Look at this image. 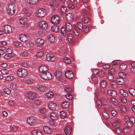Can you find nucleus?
Segmentation results:
<instances>
[{
  "instance_id": "f257e3e1",
  "label": "nucleus",
  "mask_w": 135,
  "mask_h": 135,
  "mask_svg": "<svg viewBox=\"0 0 135 135\" xmlns=\"http://www.w3.org/2000/svg\"><path fill=\"white\" fill-rule=\"evenodd\" d=\"M48 69L47 66L45 65H42L39 68V71L42 72L40 74L41 78L46 80H50L52 78L51 73L47 71Z\"/></svg>"
},
{
  "instance_id": "f03ea898",
  "label": "nucleus",
  "mask_w": 135,
  "mask_h": 135,
  "mask_svg": "<svg viewBox=\"0 0 135 135\" xmlns=\"http://www.w3.org/2000/svg\"><path fill=\"white\" fill-rule=\"evenodd\" d=\"M17 74L19 76L24 78L27 76L28 71L25 69L23 68L17 70Z\"/></svg>"
},
{
  "instance_id": "7ed1b4c3",
  "label": "nucleus",
  "mask_w": 135,
  "mask_h": 135,
  "mask_svg": "<svg viewBox=\"0 0 135 135\" xmlns=\"http://www.w3.org/2000/svg\"><path fill=\"white\" fill-rule=\"evenodd\" d=\"M14 4H9L7 8V12L10 15H13L15 12L16 8Z\"/></svg>"
},
{
  "instance_id": "20e7f679",
  "label": "nucleus",
  "mask_w": 135,
  "mask_h": 135,
  "mask_svg": "<svg viewBox=\"0 0 135 135\" xmlns=\"http://www.w3.org/2000/svg\"><path fill=\"white\" fill-rule=\"evenodd\" d=\"M46 11L44 8H41L38 10L36 12L37 16L41 17H44L46 14Z\"/></svg>"
},
{
  "instance_id": "39448f33",
  "label": "nucleus",
  "mask_w": 135,
  "mask_h": 135,
  "mask_svg": "<svg viewBox=\"0 0 135 135\" xmlns=\"http://www.w3.org/2000/svg\"><path fill=\"white\" fill-rule=\"evenodd\" d=\"M38 26L42 29L45 30L47 28L48 25L46 22L42 21L38 22Z\"/></svg>"
},
{
  "instance_id": "423d86ee",
  "label": "nucleus",
  "mask_w": 135,
  "mask_h": 135,
  "mask_svg": "<svg viewBox=\"0 0 135 135\" xmlns=\"http://www.w3.org/2000/svg\"><path fill=\"white\" fill-rule=\"evenodd\" d=\"M27 122L29 125L32 126L36 124V119L33 117H30L27 119Z\"/></svg>"
},
{
  "instance_id": "0eeeda50",
  "label": "nucleus",
  "mask_w": 135,
  "mask_h": 135,
  "mask_svg": "<svg viewBox=\"0 0 135 135\" xmlns=\"http://www.w3.org/2000/svg\"><path fill=\"white\" fill-rule=\"evenodd\" d=\"M20 40L22 42H26L29 40V37L28 35L23 33L20 34L19 36Z\"/></svg>"
},
{
  "instance_id": "6e6552de",
  "label": "nucleus",
  "mask_w": 135,
  "mask_h": 135,
  "mask_svg": "<svg viewBox=\"0 0 135 135\" xmlns=\"http://www.w3.org/2000/svg\"><path fill=\"white\" fill-rule=\"evenodd\" d=\"M26 96L28 99L33 100L36 97V94L34 92L30 91L27 93Z\"/></svg>"
},
{
  "instance_id": "1a4fd4ad",
  "label": "nucleus",
  "mask_w": 135,
  "mask_h": 135,
  "mask_svg": "<svg viewBox=\"0 0 135 135\" xmlns=\"http://www.w3.org/2000/svg\"><path fill=\"white\" fill-rule=\"evenodd\" d=\"M51 21L52 24L57 25L59 23L60 21V18L57 15H55L51 17Z\"/></svg>"
},
{
  "instance_id": "9d476101",
  "label": "nucleus",
  "mask_w": 135,
  "mask_h": 135,
  "mask_svg": "<svg viewBox=\"0 0 135 135\" xmlns=\"http://www.w3.org/2000/svg\"><path fill=\"white\" fill-rule=\"evenodd\" d=\"M3 30L6 33H11L12 31L11 27L9 25H6L4 26L3 28Z\"/></svg>"
},
{
  "instance_id": "9b49d317",
  "label": "nucleus",
  "mask_w": 135,
  "mask_h": 135,
  "mask_svg": "<svg viewBox=\"0 0 135 135\" xmlns=\"http://www.w3.org/2000/svg\"><path fill=\"white\" fill-rule=\"evenodd\" d=\"M46 59L48 61H54L55 60V58L54 54H47L46 56Z\"/></svg>"
},
{
  "instance_id": "f8f14e48",
  "label": "nucleus",
  "mask_w": 135,
  "mask_h": 135,
  "mask_svg": "<svg viewBox=\"0 0 135 135\" xmlns=\"http://www.w3.org/2000/svg\"><path fill=\"white\" fill-rule=\"evenodd\" d=\"M65 75L67 78L69 79H71L74 76L73 73L70 70H67L65 73Z\"/></svg>"
},
{
  "instance_id": "ddd939ff",
  "label": "nucleus",
  "mask_w": 135,
  "mask_h": 135,
  "mask_svg": "<svg viewBox=\"0 0 135 135\" xmlns=\"http://www.w3.org/2000/svg\"><path fill=\"white\" fill-rule=\"evenodd\" d=\"M66 18L68 22H70L73 21L74 18V16L73 13H68L66 15Z\"/></svg>"
},
{
  "instance_id": "4468645a",
  "label": "nucleus",
  "mask_w": 135,
  "mask_h": 135,
  "mask_svg": "<svg viewBox=\"0 0 135 135\" xmlns=\"http://www.w3.org/2000/svg\"><path fill=\"white\" fill-rule=\"evenodd\" d=\"M49 108L51 110H55L57 107L56 104L54 102H49L48 104Z\"/></svg>"
},
{
  "instance_id": "2eb2a0df",
  "label": "nucleus",
  "mask_w": 135,
  "mask_h": 135,
  "mask_svg": "<svg viewBox=\"0 0 135 135\" xmlns=\"http://www.w3.org/2000/svg\"><path fill=\"white\" fill-rule=\"evenodd\" d=\"M36 42L38 46H42L44 42V40L41 38H38L36 41Z\"/></svg>"
},
{
  "instance_id": "dca6fc26",
  "label": "nucleus",
  "mask_w": 135,
  "mask_h": 135,
  "mask_svg": "<svg viewBox=\"0 0 135 135\" xmlns=\"http://www.w3.org/2000/svg\"><path fill=\"white\" fill-rule=\"evenodd\" d=\"M107 92L109 95L112 97H115L117 95L116 92L112 90L109 89L108 90Z\"/></svg>"
},
{
  "instance_id": "f3484780",
  "label": "nucleus",
  "mask_w": 135,
  "mask_h": 135,
  "mask_svg": "<svg viewBox=\"0 0 135 135\" xmlns=\"http://www.w3.org/2000/svg\"><path fill=\"white\" fill-rule=\"evenodd\" d=\"M71 127L70 126H68L66 127L65 129V132L67 135H69L71 132Z\"/></svg>"
},
{
  "instance_id": "a211bd4d",
  "label": "nucleus",
  "mask_w": 135,
  "mask_h": 135,
  "mask_svg": "<svg viewBox=\"0 0 135 135\" xmlns=\"http://www.w3.org/2000/svg\"><path fill=\"white\" fill-rule=\"evenodd\" d=\"M40 0H27V3L31 5L39 3Z\"/></svg>"
},
{
  "instance_id": "6ab92c4d",
  "label": "nucleus",
  "mask_w": 135,
  "mask_h": 135,
  "mask_svg": "<svg viewBox=\"0 0 135 135\" xmlns=\"http://www.w3.org/2000/svg\"><path fill=\"white\" fill-rule=\"evenodd\" d=\"M120 122V120L119 119H115L112 123V125L114 127H116L117 126H119V124Z\"/></svg>"
},
{
  "instance_id": "aec40b11",
  "label": "nucleus",
  "mask_w": 135,
  "mask_h": 135,
  "mask_svg": "<svg viewBox=\"0 0 135 135\" xmlns=\"http://www.w3.org/2000/svg\"><path fill=\"white\" fill-rule=\"evenodd\" d=\"M116 81L118 84L120 85L124 84L125 82L123 78L120 77H118L117 78Z\"/></svg>"
},
{
  "instance_id": "412c9836",
  "label": "nucleus",
  "mask_w": 135,
  "mask_h": 135,
  "mask_svg": "<svg viewBox=\"0 0 135 135\" xmlns=\"http://www.w3.org/2000/svg\"><path fill=\"white\" fill-rule=\"evenodd\" d=\"M43 130L44 132L47 134H50L52 130L51 128L47 126H45L43 127Z\"/></svg>"
},
{
  "instance_id": "4be33fe9",
  "label": "nucleus",
  "mask_w": 135,
  "mask_h": 135,
  "mask_svg": "<svg viewBox=\"0 0 135 135\" xmlns=\"http://www.w3.org/2000/svg\"><path fill=\"white\" fill-rule=\"evenodd\" d=\"M110 86L113 89H115L117 87L118 85L117 82L113 80L110 82Z\"/></svg>"
},
{
  "instance_id": "5701e85b",
  "label": "nucleus",
  "mask_w": 135,
  "mask_h": 135,
  "mask_svg": "<svg viewBox=\"0 0 135 135\" xmlns=\"http://www.w3.org/2000/svg\"><path fill=\"white\" fill-rule=\"evenodd\" d=\"M119 93L120 94L123 96V97H127L128 95L127 92L123 89H121L120 90Z\"/></svg>"
},
{
  "instance_id": "b1692460",
  "label": "nucleus",
  "mask_w": 135,
  "mask_h": 135,
  "mask_svg": "<svg viewBox=\"0 0 135 135\" xmlns=\"http://www.w3.org/2000/svg\"><path fill=\"white\" fill-rule=\"evenodd\" d=\"M31 133L32 135H42L41 132L37 129L32 131Z\"/></svg>"
},
{
  "instance_id": "393cba45",
  "label": "nucleus",
  "mask_w": 135,
  "mask_h": 135,
  "mask_svg": "<svg viewBox=\"0 0 135 135\" xmlns=\"http://www.w3.org/2000/svg\"><path fill=\"white\" fill-rule=\"evenodd\" d=\"M66 29L67 31L70 32L72 29L71 24L69 23H66L65 25Z\"/></svg>"
},
{
  "instance_id": "a878e982",
  "label": "nucleus",
  "mask_w": 135,
  "mask_h": 135,
  "mask_svg": "<svg viewBox=\"0 0 135 135\" xmlns=\"http://www.w3.org/2000/svg\"><path fill=\"white\" fill-rule=\"evenodd\" d=\"M48 39L50 41L53 42L55 41V38L54 35L52 34H50L48 36Z\"/></svg>"
},
{
  "instance_id": "bb28decb",
  "label": "nucleus",
  "mask_w": 135,
  "mask_h": 135,
  "mask_svg": "<svg viewBox=\"0 0 135 135\" xmlns=\"http://www.w3.org/2000/svg\"><path fill=\"white\" fill-rule=\"evenodd\" d=\"M61 106L62 108H67L69 107V103L68 102L64 101L62 103Z\"/></svg>"
},
{
  "instance_id": "cd10ccee",
  "label": "nucleus",
  "mask_w": 135,
  "mask_h": 135,
  "mask_svg": "<svg viewBox=\"0 0 135 135\" xmlns=\"http://www.w3.org/2000/svg\"><path fill=\"white\" fill-rule=\"evenodd\" d=\"M50 118L53 120H56L57 118V115L54 112H52L50 115Z\"/></svg>"
},
{
  "instance_id": "c85d7f7f",
  "label": "nucleus",
  "mask_w": 135,
  "mask_h": 135,
  "mask_svg": "<svg viewBox=\"0 0 135 135\" xmlns=\"http://www.w3.org/2000/svg\"><path fill=\"white\" fill-rule=\"evenodd\" d=\"M128 92L131 96H135V90L133 88H130L129 89Z\"/></svg>"
},
{
  "instance_id": "c756f323",
  "label": "nucleus",
  "mask_w": 135,
  "mask_h": 135,
  "mask_svg": "<svg viewBox=\"0 0 135 135\" xmlns=\"http://www.w3.org/2000/svg\"><path fill=\"white\" fill-rule=\"evenodd\" d=\"M107 85V82L104 80H103L100 83V86L102 88L105 87Z\"/></svg>"
},
{
  "instance_id": "7c9ffc66",
  "label": "nucleus",
  "mask_w": 135,
  "mask_h": 135,
  "mask_svg": "<svg viewBox=\"0 0 135 135\" xmlns=\"http://www.w3.org/2000/svg\"><path fill=\"white\" fill-rule=\"evenodd\" d=\"M67 38L69 41H70L72 42L74 41L75 39L74 37H73V35L71 33H69L68 34L67 36Z\"/></svg>"
},
{
  "instance_id": "2f4dec72",
  "label": "nucleus",
  "mask_w": 135,
  "mask_h": 135,
  "mask_svg": "<svg viewBox=\"0 0 135 135\" xmlns=\"http://www.w3.org/2000/svg\"><path fill=\"white\" fill-rule=\"evenodd\" d=\"M119 68L121 70L124 71L127 68V66L125 63H122L120 66Z\"/></svg>"
},
{
  "instance_id": "473e14b6",
  "label": "nucleus",
  "mask_w": 135,
  "mask_h": 135,
  "mask_svg": "<svg viewBox=\"0 0 135 135\" xmlns=\"http://www.w3.org/2000/svg\"><path fill=\"white\" fill-rule=\"evenodd\" d=\"M45 95L48 98H52L53 97L54 93L52 91H49L46 93Z\"/></svg>"
},
{
  "instance_id": "72a5a7b5",
  "label": "nucleus",
  "mask_w": 135,
  "mask_h": 135,
  "mask_svg": "<svg viewBox=\"0 0 135 135\" xmlns=\"http://www.w3.org/2000/svg\"><path fill=\"white\" fill-rule=\"evenodd\" d=\"M27 19L25 17H22L20 20V23L22 24H23L27 22Z\"/></svg>"
},
{
  "instance_id": "f704fd0d",
  "label": "nucleus",
  "mask_w": 135,
  "mask_h": 135,
  "mask_svg": "<svg viewBox=\"0 0 135 135\" xmlns=\"http://www.w3.org/2000/svg\"><path fill=\"white\" fill-rule=\"evenodd\" d=\"M90 21V18L87 17H83L82 20V22L85 23H88Z\"/></svg>"
},
{
  "instance_id": "c9c22d12",
  "label": "nucleus",
  "mask_w": 135,
  "mask_h": 135,
  "mask_svg": "<svg viewBox=\"0 0 135 135\" xmlns=\"http://www.w3.org/2000/svg\"><path fill=\"white\" fill-rule=\"evenodd\" d=\"M52 30L55 32L59 31V28L57 26H53L51 28Z\"/></svg>"
},
{
  "instance_id": "e433bc0d",
  "label": "nucleus",
  "mask_w": 135,
  "mask_h": 135,
  "mask_svg": "<svg viewBox=\"0 0 135 135\" xmlns=\"http://www.w3.org/2000/svg\"><path fill=\"white\" fill-rule=\"evenodd\" d=\"M6 48L4 46H0V55H3L4 54Z\"/></svg>"
},
{
  "instance_id": "4c0bfd02",
  "label": "nucleus",
  "mask_w": 135,
  "mask_h": 135,
  "mask_svg": "<svg viewBox=\"0 0 135 135\" xmlns=\"http://www.w3.org/2000/svg\"><path fill=\"white\" fill-rule=\"evenodd\" d=\"M110 100L113 104L115 105H117L118 104V103L117 100V99H115L114 98H111Z\"/></svg>"
},
{
  "instance_id": "58836bf2",
  "label": "nucleus",
  "mask_w": 135,
  "mask_h": 135,
  "mask_svg": "<svg viewBox=\"0 0 135 135\" xmlns=\"http://www.w3.org/2000/svg\"><path fill=\"white\" fill-rule=\"evenodd\" d=\"M101 105H105L108 104V102L106 99L104 98H103L101 99Z\"/></svg>"
},
{
  "instance_id": "ea45409f",
  "label": "nucleus",
  "mask_w": 135,
  "mask_h": 135,
  "mask_svg": "<svg viewBox=\"0 0 135 135\" xmlns=\"http://www.w3.org/2000/svg\"><path fill=\"white\" fill-rule=\"evenodd\" d=\"M1 72L3 75H6L9 74V71L7 69H3L1 70Z\"/></svg>"
},
{
  "instance_id": "a19ab883",
  "label": "nucleus",
  "mask_w": 135,
  "mask_h": 135,
  "mask_svg": "<svg viewBox=\"0 0 135 135\" xmlns=\"http://www.w3.org/2000/svg\"><path fill=\"white\" fill-rule=\"evenodd\" d=\"M10 88L12 90H15L17 89V85L15 83H11L10 84Z\"/></svg>"
},
{
  "instance_id": "79ce46f5",
  "label": "nucleus",
  "mask_w": 135,
  "mask_h": 135,
  "mask_svg": "<svg viewBox=\"0 0 135 135\" xmlns=\"http://www.w3.org/2000/svg\"><path fill=\"white\" fill-rule=\"evenodd\" d=\"M37 88L41 91H44L46 89V87L42 85H38L37 86Z\"/></svg>"
},
{
  "instance_id": "37998d69",
  "label": "nucleus",
  "mask_w": 135,
  "mask_h": 135,
  "mask_svg": "<svg viewBox=\"0 0 135 135\" xmlns=\"http://www.w3.org/2000/svg\"><path fill=\"white\" fill-rule=\"evenodd\" d=\"M77 25L79 29L80 30H82L83 29V26L81 23L80 22H78Z\"/></svg>"
},
{
  "instance_id": "c03bdc74",
  "label": "nucleus",
  "mask_w": 135,
  "mask_h": 135,
  "mask_svg": "<svg viewBox=\"0 0 135 135\" xmlns=\"http://www.w3.org/2000/svg\"><path fill=\"white\" fill-rule=\"evenodd\" d=\"M55 75L58 78H60L62 76V73L60 71H56L55 72Z\"/></svg>"
},
{
  "instance_id": "a18cd8bd",
  "label": "nucleus",
  "mask_w": 135,
  "mask_h": 135,
  "mask_svg": "<svg viewBox=\"0 0 135 135\" xmlns=\"http://www.w3.org/2000/svg\"><path fill=\"white\" fill-rule=\"evenodd\" d=\"M125 125L128 127H131L132 126V123L128 119L126 121Z\"/></svg>"
},
{
  "instance_id": "49530a36",
  "label": "nucleus",
  "mask_w": 135,
  "mask_h": 135,
  "mask_svg": "<svg viewBox=\"0 0 135 135\" xmlns=\"http://www.w3.org/2000/svg\"><path fill=\"white\" fill-rule=\"evenodd\" d=\"M50 4L51 6L56 7L57 6L58 2L57 1H53L50 2Z\"/></svg>"
},
{
  "instance_id": "de8ad7c7",
  "label": "nucleus",
  "mask_w": 135,
  "mask_h": 135,
  "mask_svg": "<svg viewBox=\"0 0 135 135\" xmlns=\"http://www.w3.org/2000/svg\"><path fill=\"white\" fill-rule=\"evenodd\" d=\"M91 79L93 82L94 84L97 83L98 81L97 78L94 75H93L92 76Z\"/></svg>"
},
{
  "instance_id": "09e8293b",
  "label": "nucleus",
  "mask_w": 135,
  "mask_h": 135,
  "mask_svg": "<svg viewBox=\"0 0 135 135\" xmlns=\"http://www.w3.org/2000/svg\"><path fill=\"white\" fill-rule=\"evenodd\" d=\"M105 75V73L104 71L102 70L99 71L98 75L99 77H103Z\"/></svg>"
},
{
  "instance_id": "8fccbe9b",
  "label": "nucleus",
  "mask_w": 135,
  "mask_h": 135,
  "mask_svg": "<svg viewBox=\"0 0 135 135\" xmlns=\"http://www.w3.org/2000/svg\"><path fill=\"white\" fill-rule=\"evenodd\" d=\"M60 115L61 118H64L66 116V113L64 111H61L60 113Z\"/></svg>"
},
{
  "instance_id": "3c124183",
  "label": "nucleus",
  "mask_w": 135,
  "mask_h": 135,
  "mask_svg": "<svg viewBox=\"0 0 135 135\" xmlns=\"http://www.w3.org/2000/svg\"><path fill=\"white\" fill-rule=\"evenodd\" d=\"M115 132L117 133L120 134L122 133V131L119 127H118L116 128L115 129Z\"/></svg>"
},
{
  "instance_id": "603ef678",
  "label": "nucleus",
  "mask_w": 135,
  "mask_h": 135,
  "mask_svg": "<svg viewBox=\"0 0 135 135\" xmlns=\"http://www.w3.org/2000/svg\"><path fill=\"white\" fill-rule=\"evenodd\" d=\"M107 78L108 80L111 81L114 79V76L111 74H108L107 75Z\"/></svg>"
},
{
  "instance_id": "864d4df0",
  "label": "nucleus",
  "mask_w": 135,
  "mask_h": 135,
  "mask_svg": "<svg viewBox=\"0 0 135 135\" xmlns=\"http://www.w3.org/2000/svg\"><path fill=\"white\" fill-rule=\"evenodd\" d=\"M13 77L12 76H7L6 77L5 80L8 81H11L13 80Z\"/></svg>"
},
{
  "instance_id": "5fc2aeb1",
  "label": "nucleus",
  "mask_w": 135,
  "mask_h": 135,
  "mask_svg": "<svg viewBox=\"0 0 135 135\" xmlns=\"http://www.w3.org/2000/svg\"><path fill=\"white\" fill-rule=\"evenodd\" d=\"M103 116L105 119H107L109 117L108 114L105 112H104L103 113Z\"/></svg>"
},
{
  "instance_id": "6e6d98bb",
  "label": "nucleus",
  "mask_w": 135,
  "mask_h": 135,
  "mask_svg": "<svg viewBox=\"0 0 135 135\" xmlns=\"http://www.w3.org/2000/svg\"><path fill=\"white\" fill-rule=\"evenodd\" d=\"M4 92L6 94H8L11 93L10 90L7 88H4L3 89Z\"/></svg>"
},
{
  "instance_id": "4d7b16f0",
  "label": "nucleus",
  "mask_w": 135,
  "mask_h": 135,
  "mask_svg": "<svg viewBox=\"0 0 135 135\" xmlns=\"http://www.w3.org/2000/svg\"><path fill=\"white\" fill-rule=\"evenodd\" d=\"M64 60L66 64H69L71 63L70 60L69 58L65 57L64 58Z\"/></svg>"
},
{
  "instance_id": "13d9d810",
  "label": "nucleus",
  "mask_w": 135,
  "mask_h": 135,
  "mask_svg": "<svg viewBox=\"0 0 135 135\" xmlns=\"http://www.w3.org/2000/svg\"><path fill=\"white\" fill-rule=\"evenodd\" d=\"M89 13V12L86 10L83 9L82 10L81 14L83 16L87 15Z\"/></svg>"
},
{
  "instance_id": "bf43d9fd",
  "label": "nucleus",
  "mask_w": 135,
  "mask_h": 135,
  "mask_svg": "<svg viewBox=\"0 0 135 135\" xmlns=\"http://www.w3.org/2000/svg\"><path fill=\"white\" fill-rule=\"evenodd\" d=\"M120 110L123 112H125L127 111V109L126 107L124 105H121L120 107Z\"/></svg>"
},
{
  "instance_id": "052dcab7",
  "label": "nucleus",
  "mask_w": 135,
  "mask_h": 135,
  "mask_svg": "<svg viewBox=\"0 0 135 135\" xmlns=\"http://www.w3.org/2000/svg\"><path fill=\"white\" fill-rule=\"evenodd\" d=\"M60 10L63 13H65L66 12L67 10L66 7L64 6H62L60 8Z\"/></svg>"
},
{
  "instance_id": "680f3d73",
  "label": "nucleus",
  "mask_w": 135,
  "mask_h": 135,
  "mask_svg": "<svg viewBox=\"0 0 135 135\" xmlns=\"http://www.w3.org/2000/svg\"><path fill=\"white\" fill-rule=\"evenodd\" d=\"M115 69H111L109 70L108 74L113 75L115 74Z\"/></svg>"
},
{
  "instance_id": "e2e57ef3",
  "label": "nucleus",
  "mask_w": 135,
  "mask_h": 135,
  "mask_svg": "<svg viewBox=\"0 0 135 135\" xmlns=\"http://www.w3.org/2000/svg\"><path fill=\"white\" fill-rule=\"evenodd\" d=\"M119 100L123 103H126L127 100L124 97H120L119 98Z\"/></svg>"
},
{
  "instance_id": "0e129e2a",
  "label": "nucleus",
  "mask_w": 135,
  "mask_h": 135,
  "mask_svg": "<svg viewBox=\"0 0 135 135\" xmlns=\"http://www.w3.org/2000/svg\"><path fill=\"white\" fill-rule=\"evenodd\" d=\"M15 45L16 46L18 47H21L22 46V44L20 42L18 41H16Z\"/></svg>"
},
{
  "instance_id": "69168bd1",
  "label": "nucleus",
  "mask_w": 135,
  "mask_h": 135,
  "mask_svg": "<svg viewBox=\"0 0 135 135\" xmlns=\"http://www.w3.org/2000/svg\"><path fill=\"white\" fill-rule=\"evenodd\" d=\"M61 32L64 36H65L66 35V31L64 27H62L61 29Z\"/></svg>"
},
{
  "instance_id": "338daca9",
  "label": "nucleus",
  "mask_w": 135,
  "mask_h": 135,
  "mask_svg": "<svg viewBox=\"0 0 135 135\" xmlns=\"http://www.w3.org/2000/svg\"><path fill=\"white\" fill-rule=\"evenodd\" d=\"M44 55V52L42 51H40L37 52L36 56L37 57H40Z\"/></svg>"
},
{
  "instance_id": "774afa93",
  "label": "nucleus",
  "mask_w": 135,
  "mask_h": 135,
  "mask_svg": "<svg viewBox=\"0 0 135 135\" xmlns=\"http://www.w3.org/2000/svg\"><path fill=\"white\" fill-rule=\"evenodd\" d=\"M119 77H121L123 78H125L126 77V75H124V73L121 72L118 74Z\"/></svg>"
}]
</instances>
